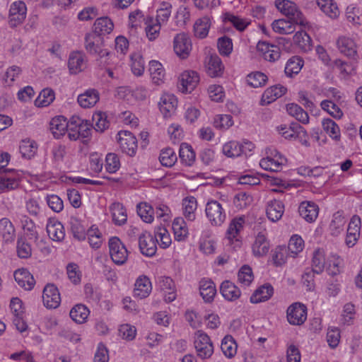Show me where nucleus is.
Returning a JSON list of instances; mask_svg holds the SVG:
<instances>
[{
  "instance_id": "f257e3e1",
  "label": "nucleus",
  "mask_w": 362,
  "mask_h": 362,
  "mask_svg": "<svg viewBox=\"0 0 362 362\" xmlns=\"http://www.w3.org/2000/svg\"><path fill=\"white\" fill-rule=\"evenodd\" d=\"M342 259L336 254L326 255L323 250L318 249L314 252L312 263V270L317 274L326 269L330 276L340 273Z\"/></svg>"
},
{
  "instance_id": "f03ea898",
  "label": "nucleus",
  "mask_w": 362,
  "mask_h": 362,
  "mask_svg": "<svg viewBox=\"0 0 362 362\" xmlns=\"http://www.w3.org/2000/svg\"><path fill=\"white\" fill-rule=\"evenodd\" d=\"M85 48L91 55H95L107 66L115 64V54L104 48L99 39L93 34L88 33L85 37Z\"/></svg>"
},
{
  "instance_id": "7ed1b4c3",
  "label": "nucleus",
  "mask_w": 362,
  "mask_h": 362,
  "mask_svg": "<svg viewBox=\"0 0 362 362\" xmlns=\"http://www.w3.org/2000/svg\"><path fill=\"white\" fill-rule=\"evenodd\" d=\"M255 145L248 140H230L222 146V153L228 158H238L241 156H251L255 151Z\"/></svg>"
},
{
  "instance_id": "20e7f679",
  "label": "nucleus",
  "mask_w": 362,
  "mask_h": 362,
  "mask_svg": "<svg viewBox=\"0 0 362 362\" xmlns=\"http://www.w3.org/2000/svg\"><path fill=\"white\" fill-rule=\"evenodd\" d=\"M276 132L286 140L298 141L302 145L309 146V137L306 130L297 123L288 125L281 124L275 127Z\"/></svg>"
},
{
  "instance_id": "39448f33",
  "label": "nucleus",
  "mask_w": 362,
  "mask_h": 362,
  "mask_svg": "<svg viewBox=\"0 0 362 362\" xmlns=\"http://www.w3.org/2000/svg\"><path fill=\"white\" fill-rule=\"evenodd\" d=\"M265 155L259 161V166L263 170L278 172L287 164L286 157L274 148H267Z\"/></svg>"
},
{
  "instance_id": "423d86ee",
  "label": "nucleus",
  "mask_w": 362,
  "mask_h": 362,
  "mask_svg": "<svg viewBox=\"0 0 362 362\" xmlns=\"http://www.w3.org/2000/svg\"><path fill=\"white\" fill-rule=\"evenodd\" d=\"M245 218L236 217L232 219L226 233L227 244L234 250H237L242 246V236L240 233L245 226Z\"/></svg>"
},
{
  "instance_id": "0eeeda50",
  "label": "nucleus",
  "mask_w": 362,
  "mask_h": 362,
  "mask_svg": "<svg viewBox=\"0 0 362 362\" xmlns=\"http://www.w3.org/2000/svg\"><path fill=\"white\" fill-rule=\"evenodd\" d=\"M275 6L281 13L298 25L304 27L308 25L303 13L294 2L289 0H276Z\"/></svg>"
},
{
  "instance_id": "6e6552de",
  "label": "nucleus",
  "mask_w": 362,
  "mask_h": 362,
  "mask_svg": "<svg viewBox=\"0 0 362 362\" xmlns=\"http://www.w3.org/2000/svg\"><path fill=\"white\" fill-rule=\"evenodd\" d=\"M194 348L197 355L202 360L208 359L214 354V347L209 336L202 330L194 334Z\"/></svg>"
},
{
  "instance_id": "1a4fd4ad",
  "label": "nucleus",
  "mask_w": 362,
  "mask_h": 362,
  "mask_svg": "<svg viewBox=\"0 0 362 362\" xmlns=\"http://www.w3.org/2000/svg\"><path fill=\"white\" fill-rule=\"evenodd\" d=\"M175 54L180 59H187L191 54L193 45L189 35L184 32L176 34L173 40Z\"/></svg>"
},
{
  "instance_id": "9d476101",
  "label": "nucleus",
  "mask_w": 362,
  "mask_h": 362,
  "mask_svg": "<svg viewBox=\"0 0 362 362\" xmlns=\"http://www.w3.org/2000/svg\"><path fill=\"white\" fill-rule=\"evenodd\" d=\"M200 82L199 74L192 69L182 71L177 78V88L184 94L191 93Z\"/></svg>"
},
{
  "instance_id": "9b49d317",
  "label": "nucleus",
  "mask_w": 362,
  "mask_h": 362,
  "mask_svg": "<svg viewBox=\"0 0 362 362\" xmlns=\"http://www.w3.org/2000/svg\"><path fill=\"white\" fill-rule=\"evenodd\" d=\"M252 255L257 258L265 257L270 250V241L266 229L254 233L251 243Z\"/></svg>"
},
{
  "instance_id": "f8f14e48",
  "label": "nucleus",
  "mask_w": 362,
  "mask_h": 362,
  "mask_svg": "<svg viewBox=\"0 0 362 362\" xmlns=\"http://www.w3.org/2000/svg\"><path fill=\"white\" fill-rule=\"evenodd\" d=\"M117 95L119 98L134 104L135 102L145 100L148 97V90L144 86H137L133 90L127 87H119L117 90Z\"/></svg>"
},
{
  "instance_id": "ddd939ff",
  "label": "nucleus",
  "mask_w": 362,
  "mask_h": 362,
  "mask_svg": "<svg viewBox=\"0 0 362 362\" xmlns=\"http://www.w3.org/2000/svg\"><path fill=\"white\" fill-rule=\"evenodd\" d=\"M206 216L211 225L215 226H221L226 220V214L222 204L215 200H210L206 203Z\"/></svg>"
},
{
  "instance_id": "4468645a",
  "label": "nucleus",
  "mask_w": 362,
  "mask_h": 362,
  "mask_svg": "<svg viewBox=\"0 0 362 362\" xmlns=\"http://www.w3.org/2000/svg\"><path fill=\"white\" fill-rule=\"evenodd\" d=\"M109 252L112 260L117 265L124 264L128 259L126 246L117 237H112L109 240Z\"/></svg>"
},
{
  "instance_id": "2eb2a0df",
  "label": "nucleus",
  "mask_w": 362,
  "mask_h": 362,
  "mask_svg": "<svg viewBox=\"0 0 362 362\" xmlns=\"http://www.w3.org/2000/svg\"><path fill=\"white\" fill-rule=\"evenodd\" d=\"M117 143L122 151L129 156L136 155L137 151V139L129 131L121 130L117 134Z\"/></svg>"
},
{
  "instance_id": "dca6fc26",
  "label": "nucleus",
  "mask_w": 362,
  "mask_h": 362,
  "mask_svg": "<svg viewBox=\"0 0 362 362\" xmlns=\"http://www.w3.org/2000/svg\"><path fill=\"white\" fill-rule=\"evenodd\" d=\"M307 307L301 303H293L286 310V318L290 325H301L307 320Z\"/></svg>"
},
{
  "instance_id": "f3484780",
  "label": "nucleus",
  "mask_w": 362,
  "mask_h": 362,
  "mask_svg": "<svg viewBox=\"0 0 362 362\" xmlns=\"http://www.w3.org/2000/svg\"><path fill=\"white\" fill-rule=\"evenodd\" d=\"M42 303L47 309H55L61 303V296L58 288L52 284H47L42 292Z\"/></svg>"
},
{
  "instance_id": "a211bd4d",
  "label": "nucleus",
  "mask_w": 362,
  "mask_h": 362,
  "mask_svg": "<svg viewBox=\"0 0 362 362\" xmlns=\"http://www.w3.org/2000/svg\"><path fill=\"white\" fill-rule=\"evenodd\" d=\"M177 103V98L174 94L170 93L161 94L158 105L164 117H169L175 112Z\"/></svg>"
},
{
  "instance_id": "6ab92c4d",
  "label": "nucleus",
  "mask_w": 362,
  "mask_h": 362,
  "mask_svg": "<svg viewBox=\"0 0 362 362\" xmlns=\"http://www.w3.org/2000/svg\"><path fill=\"white\" fill-rule=\"evenodd\" d=\"M27 14V7L22 1L13 2L9 8V23L11 27H16L21 24Z\"/></svg>"
},
{
  "instance_id": "aec40b11",
  "label": "nucleus",
  "mask_w": 362,
  "mask_h": 362,
  "mask_svg": "<svg viewBox=\"0 0 362 362\" xmlns=\"http://www.w3.org/2000/svg\"><path fill=\"white\" fill-rule=\"evenodd\" d=\"M361 221L358 216L351 217L347 227L345 243L349 247H354L361 235Z\"/></svg>"
},
{
  "instance_id": "412c9836",
  "label": "nucleus",
  "mask_w": 362,
  "mask_h": 362,
  "mask_svg": "<svg viewBox=\"0 0 362 362\" xmlns=\"http://www.w3.org/2000/svg\"><path fill=\"white\" fill-rule=\"evenodd\" d=\"M148 71L152 83L157 86L163 85L166 80V73L163 65L158 60L148 62Z\"/></svg>"
},
{
  "instance_id": "4be33fe9",
  "label": "nucleus",
  "mask_w": 362,
  "mask_h": 362,
  "mask_svg": "<svg viewBox=\"0 0 362 362\" xmlns=\"http://www.w3.org/2000/svg\"><path fill=\"white\" fill-rule=\"evenodd\" d=\"M204 68L207 75L211 78L221 76L224 70L221 59L216 54L206 57L204 59Z\"/></svg>"
},
{
  "instance_id": "5701e85b",
  "label": "nucleus",
  "mask_w": 362,
  "mask_h": 362,
  "mask_svg": "<svg viewBox=\"0 0 362 362\" xmlns=\"http://www.w3.org/2000/svg\"><path fill=\"white\" fill-rule=\"evenodd\" d=\"M22 177L23 173L16 170H10L0 175V189L3 191L16 189Z\"/></svg>"
},
{
  "instance_id": "b1692460",
  "label": "nucleus",
  "mask_w": 362,
  "mask_h": 362,
  "mask_svg": "<svg viewBox=\"0 0 362 362\" xmlns=\"http://www.w3.org/2000/svg\"><path fill=\"white\" fill-rule=\"evenodd\" d=\"M139 247L141 252L146 257H153L156 253L157 245L150 232L144 231L139 235Z\"/></svg>"
},
{
  "instance_id": "393cba45",
  "label": "nucleus",
  "mask_w": 362,
  "mask_h": 362,
  "mask_svg": "<svg viewBox=\"0 0 362 362\" xmlns=\"http://www.w3.org/2000/svg\"><path fill=\"white\" fill-rule=\"evenodd\" d=\"M67 66L70 74L76 75L82 72L86 67V59L81 52H72L68 59Z\"/></svg>"
},
{
  "instance_id": "a878e982",
  "label": "nucleus",
  "mask_w": 362,
  "mask_h": 362,
  "mask_svg": "<svg viewBox=\"0 0 362 362\" xmlns=\"http://www.w3.org/2000/svg\"><path fill=\"white\" fill-rule=\"evenodd\" d=\"M216 242L211 231H203L199 240V250L204 255H213L216 250Z\"/></svg>"
},
{
  "instance_id": "bb28decb",
  "label": "nucleus",
  "mask_w": 362,
  "mask_h": 362,
  "mask_svg": "<svg viewBox=\"0 0 362 362\" xmlns=\"http://www.w3.org/2000/svg\"><path fill=\"white\" fill-rule=\"evenodd\" d=\"M213 22V18L209 16L197 18L193 25L194 36L200 40L205 39L209 35Z\"/></svg>"
},
{
  "instance_id": "cd10ccee",
  "label": "nucleus",
  "mask_w": 362,
  "mask_h": 362,
  "mask_svg": "<svg viewBox=\"0 0 362 362\" xmlns=\"http://www.w3.org/2000/svg\"><path fill=\"white\" fill-rule=\"evenodd\" d=\"M16 221L21 227L24 235H26L28 239L35 241L38 239L37 227L30 218L25 214H18L16 216Z\"/></svg>"
},
{
  "instance_id": "c85d7f7f",
  "label": "nucleus",
  "mask_w": 362,
  "mask_h": 362,
  "mask_svg": "<svg viewBox=\"0 0 362 362\" xmlns=\"http://www.w3.org/2000/svg\"><path fill=\"white\" fill-rule=\"evenodd\" d=\"M152 291V284L150 279L145 276H139L134 283L133 294L134 296L139 299L147 298Z\"/></svg>"
},
{
  "instance_id": "c756f323",
  "label": "nucleus",
  "mask_w": 362,
  "mask_h": 362,
  "mask_svg": "<svg viewBox=\"0 0 362 362\" xmlns=\"http://www.w3.org/2000/svg\"><path fill=\"white\" fill-rule=\"evenodd\" d=\"M257 52L269 62H275L280 58V49L278 46L266 41H259L257 45Z\"/></svg>"
},
{
  "instance_id": "7c9ffc66",
  "label": "nucleus",
  "mask_w": 362,
  "mask_h": 362,
  "mask_svg": "<svg viewBox=\"0 0 362 362\" xmlns=\"http://www.w3.org/2000/svg\"><path fill=\"white\" fill-rule=\"evenodd\" d=\"M300 216L307 222L313 223L319 214V206L312 201L302 202L298 207Z\"/></svg>"
},
{
  "instance_id": "2f4dec72",
  "label": "nucleus",
  "mask_w": 362,
  "mask_h": 362,
  "mask_svg": "<svg viewBox=\"0 0 362 362\" xmlns=\"http://www.w3.org/2000/svg\"><path fill=\"white\" fill-rule=\"evenodd\" d=\"M199 291L205 303H210L214 301L216 295V288L211 279L202 278L199 282Z\"/></svg>"
},
{
  "instance_id": "473e14b6",
  "label": "nucleus",
  "mask_w": 362,
  "mask_h": 362,
  "mask_svg": "<svg viewBox=\"0 0 362 362\" xmlns=\"http://www.w3.org/2000/svg\"><path fill=\"white\" fill-rule=\"evenodd\" d=\"M46 230L49 237L53 241L61 242L65 238V229L64 226L54 218L48 219Z\"/></svg>"
},
{
  "instance_id": "72a5a7b5",
  "label": "nucleus",
  "mask_w": 362,
  "mask_h": 362,
  "mask_svg": "<svg viewBox=\"0 0 362 362\" xmlns=\"http://www.w3.org/2000/svg\"><path fill=\"white\" fill-rule=\"evenodd\" d=\"M16 282L19 286L26 291H30L33 288L35 281L30 272L25 268L16 269L13 274Z\"/></svg>"
},
{
  "instance_id": "f704fd0d",
  "label": "nucleus",
  "mask_w": 362,
  "mask_h": 362,
  "mask_svg": "<svg viewBox=\"0 0 362 362\" xmlns=\"http://www.w3.org/2000/svg\"><path fill=\"white\" fill-rule=\"evenodd\" d=\"M69 127V121L62 116L58 115L53 117L49 122V129L51 133L55 139H60L67 132Z\"/></svg>"
},
{
  "instance_id": "c9c22d12",
  "label": "nucleus",
  "mask_w": 362,
  "mask_h": 362,
  "mask_svg": "<svg viewBox=\"0 0 362 362\" xmlns=\"http://www.w3.org/2000/svg\"><path fill=\"white\" fill-rule=\"evenodd\" d=\"M287 92V88L283 85L277 84L267 88L262 94L261 104L269 105Z\"/></svg>"
},
{
  "instance_id": "e433bc0d",
  "label": "nucleus",
  "mask_w": 362,
  "mask_h": 362,
  "mask_svg": "<svg viewBox=\"0 0 362 362\" xmlns=\"http://www.w3.org/2000/svg\"><path fill=\"white\" fill-rule=\"evenodd\" d=\"M158 286L163 292L164 299L170 303L176 299L177 293L173 280L168 276H162L158 280Z\"/></svg>"
},
{
  "instance_id": "4c0bfd02",
  "label": "nucleus",
  "mask_w": 362,
  "mask_h": 362,
  "mask_svg": "<svg viewBox=\"0 0 362 362\" xmlns=\"http://www.w3.org/2000/svg\"><path fill=\"white\" fill-rule=\"evenodd\" d=\"M339 52L349 57H355L357 54V45L354 40L347 37H339L337 42Z\"/></svg>"
},
{
  "instance_id": "58836bf2",
  "label": "nucleus",
  "mask_w": 362,
  "mask_h": 362,
  "mask_svg": "<svg viewBox=\"0 0 362 362\" xmlns=\"http://www.w3.org/2000/svg\"><path fill=\"white\" fill-rule=\"evenodd\" d=\"M220 293L227 301H235L241 296L240 288L233 282L228 280L223 281L220 286Z\"/></svg>"
},
{
  "instance_id": "ea45409f",
  "label": "nucleus",
  "mask_w": 362,
  "mask_h": 362,
  "mask_svg": "<svg viewBox=\"0 0 362 362\" xmlns=\"http://www.w3.org/2000/svg\"><path fill=\"white\" fill-rule=\"evenodd\" d=\"M99 93L95 89H88L77 97V103L84 109L94 107L99 101Z\"/></svg>"
},
{
  "instance_id": "a19ab883",
  "label": "nucleus",
  "mask_w": 362,
  "mask_h": 362,
  "mask_svg": "<svg viewBox=\"0 0 362 362\" xmlns=\"http://www.w3.org/2000/svg\"><path fill=\"white\" fill-rule=\"evenodd\" d=\"M129 66L134 76H142L145 71V61L140 52H133L129 55Z\"/></svg>"
},
{
  "instance_id": "79ce46f5",
  "label": "nucleus",
  "mask_w": 362,
  "mask_h": 362,
  "mask_svg": "<svg viewBox=\"0 0 362 362\" xmlns=\"http://www.w3.org/2000/svg\"><path fill=\"white\" fill-rule=\"evenodd\" d=\"M222 17L225 23L231 24L239 32H243L251 24L250 18H243L229 12L223 14Z\"/></svg>"
},
{
  "instance_id": "37998d69",
  "label": "nucleus",
  "mask_w": 362,
  "mask_h": 362,
  "mask_svg": "<svg viewBox=\"0 0 362 362\" xmlns=\"http://www.w3.org/2000/svg\"><path fill=\"white\" fill-rule=\"evenodd\" d=\"M112 222L117 226L124 225L127 221V213L124 205L114 202L109 206Z\"/></svg>"
},
{
  "instance_id": "c03bdc74",
  "label": "nucleus",
  "mask_w": 362,
  "mask_h": 362,
  "mask_svg": "<svg viewBox=\"0 0 362 362\" xmlns=\"http://www.w3.org/2000/svg\"><path fill=\"white\" fill-rule=\"evenodd\" d=\"M174 238L176 241L184 242L189 236V230L185 220L181 217L175 218L172 224Z\"/></svg>"
},
{
  "instance_id": "a18cd8bd",
  "label": "nucleus",
  "mask_w": 362,
  "mask_h": 362,
  "mask_svg": "<svg viewBox=\"0 0 362 362\" xmlns=\"http://www.w3.org/2000/svg\"><path fill=\"white\" fill-rule=\"evenodd\" d=\"M296 22L291 19L280 18L273 21L272 28L273 30L281 35H288L296 30Z\"/></svg>"
},
{
  "instance_id": "49530a36",
  "label": "nucleus",
  "mask_w": 362,
  "mask_h": 362,
  "mask_svg": "<svg viewBox=\"0 0 362 362\" xmlns=\"http://www.w3.org/2000/svg\"><path fill=\"white\" fill-rule=\"evenodd\" d=\"M129 42L127 38L123 35H118L115 39V64H113L117 69L119 66V61L123 58L129 50Z\"/></svg>"
},
{
  "instance_id": "de8ad7c7",
  "label": "nucleus",
  "mask_w": 362,
  "mask_h": 362,
  "mask_svg": "<svg viewBox=\"0 0 362 362\" xmlns=\"http://www.w3.org/2000/svg\"><path fill=\"white\" fill-rule=\"evenodd\" d=\"M145 33L147 39L150 41L156 40L160 33L163 25L154 20L153 16H148L144 19Z\"/></svg>"
},
{
  "instance_id": "09e8293b",
  "label": "nucleus",
  "mask_w": 362,
  "mask_h": 362,
  "mask_svg": "<svg viewBox=\"0 0 362 362\" xmlns=\"http://www.w3.org/2000/svg\"><path fill=\"white\" fill-rule=\"evenodd\" d=\"M266 212L268 218L272 222H276L282 217L284 206L279 200H272L268 202Z\"/></svg>"
},
{
  "instance_id": "8fccbe9b",
  "label": "nucleus",
  "mask_w": 362,
  "mask_h": 362,
  "mask_svg": "<svg viewBox=\"0 0 362 362\" xmlns=\"http://www.w3.org/2000/svg\"><path fill=\"white\" fill-rule=\"evenodd\" d=\"M274 293V288L270 284H264L258 288L250 296L251 303L256 304L269 300Z\"/></svg>"
},
{
  "instance_id": "3c124183",
  "label": "nucleus",
  "mask_w": 362,
  "mask_h": 362,
  "mask_svg": "<svg viewBox=\"0 0 362 362\" xmlns=\"http://www.w3.org/2000/svg\"><path fill=\"white\" fill-rule=\"evenodd\" d=\"M0 236L5 243H12L15 240L16 230L8 218L0 219Z\"/></svg>"
},
{
  "instance_id": "603ef678",
  "label": "nucleus",
  "mask_w": 362,
  "mask_h": 362,
  "mask_svg": "<svg viewBox=\"0 0 362 362\" xmlns=\"http://www.w3.org/2000/svg\"><path fill=\"white\" fill-rule=\"evenodd\" d=\"M172 4L166 1H162L158 3L156 8V15L154 20L163 25L167 24L172 13Z\"/></svg>"
},
{
  "instance_id": "864d4df0",
  "label": "nucleus",
  "mask_w": 362,
  "mask_h": 362,
  "mask_svg": "<svg viewBox=\"0 0 362 362\" xmlns=\"http://www.w3.org/2000/svg\"><path fill=\"white\" fill-rule=\"evenodd\" d=\"M153 238L156 245L158 244L162 249H167L172 244L170 234L163 226H158L155 228Z\"/></svg>"
},
{
  "instance_id": "5fc2aeb1",
  "label": "nucleus",
  "mask_w": 362,
  "mask_h": 362,
  "mask_svg": "<svg viewBox=\"0 0 362 362\" xmlns=\"http://www.w3.org/2000/svg\"><path fill=\"white\" fill-rule=\"evenodd\" d=\"M38 145L33 139H23L19 144V152L22 157L27 159L33 158L37 151Z\"/></svg>"
},
{
  "instance_id": "6e6d98bb",
  "label": "nucleus",
  "mask_w": 362,
  "mask_h": 362,
  "mask_svg": "<svg viewBox=\"0 0 362 362\" xmlns=\"http://www.w3.org/2000/svg\"><path fill=\"white\" fill-rule=\"evenodd\" d=\"M22 74V69L20 66L12 65L8 66L2 77V81L6 86L11 87L19 80Z\"/></svg>"
},
{
  "instance_id": "4d7b16f0",
  "label": "nucleus",
  "mask_w": 362,
  "mask_h": 362,
  "mask_svg": "<svg viewBox=\"0 0 362 362\" xmlns=\"http://www.w3.org/2000/svg\"><path fill=\"white\" fill-rule=\"evenodd\" d=\"M182 211L185 217L189 221H193L196 218L197 202L192 196L187 197L182 199Z\"/></svg>"
},
{
  "instance_id": "13d9d810",
  "label": "nucleus",
  "mask_w": 362,
  "mask_h": 362,
  "mask_svg": "<svg viewBox=\"0 0 362 362\" xmlns=\"http://www.w3.org/2000/svg\"><path fill=\"white\" fill-rule=\"evenodd\" d=\"M114 29V23L108 17H100L96 19L93 25L95 33L100 35H105L112 33Z\"/></svg>"
},
{
  "instance_id": "bf43d9fd",
  "label": "nucleus",
  "mask_w": 362,
  "mask_h": 362,
  "mask_svg": "<svg viewBox=\"0 0 362 362\" xmlns=\"http://www.w3.org/2000/svg\"><path fill=\"white\" fill-rule=\"evenodd\" d=\"M221 349L226 358H232L237 354L238 344L232 336L226 335L221 341Z\"/></svg>"
},
{
  "instance_id": "052dcab7",
  "label": "nucleus",
  "mask_w": 362,
  "mask_h": 362,
  "mask_svg": "<svg viewBox=\"0 0 362 362\" xmlns=\"http://www.w3.org/2000/svg\"><path fill=\"white\" fill-rule=\"evenodd\" d=\"M93 126L96 132H103L110 127V122L105 112L97 111L93 115Z\"/></svg>"
},
{
  "instance_id": "680f3d73",
  "label": "nucleus",
  "mask_w": 362,
  "mask_h": 362,
  "mask_svg": "<svg viewBox=\"0 0 362 362\" xmlns=\"http://www.w3.org/2000/svg\"><path fill=\"white\" fill-rule=\"evenodd\" d=\"M288 251L286 245H278L272 250L271 261L276 267L284 264L288 258Z\"/></svg>"
},
{
  "instance_id": "e2e57ef3",
  "label": "nucleus",
  "mask_w": 362,
  "mask_h": 362,
  "mask_svg": "<svg viewBox=\"0 0 362 362\" xmlns=\"http://www.w3.org/2000/svg\"><path fill=\"white\" fill-rule=\"evenodd\" d=\"M320 10L328 17L337 18L339 16V9L334 0H317Z\"/></svg>"
},
{
  "instance_id": "0e129e2a",
  "label": "nucleus",
  "mask_w": 362,
  "mask_h": 362,
  "mask_svg": "<svg viewBox=\"0 0 362 362\" xmlns=\"http://www.w3.org/2000/svg\"><path fill=\"white\" fill-rule=\"evenodd\" d=\"M179 156L182 163L187 166H191L195 161L196 154L192 147L187 143L180 145Z\"/></svg>"
},
{
  "instance_id": "69168bd1",
  "label": "nucleus",
  "mask_w": 362,
  "mask_h": 362,
  "mask_svg": "<svg viewBox=\"0 0 362 362\" xmlns=\"http://www.w3.org/2000/svg\"><path fill=\"white\" fill-rule=\"evenodd\" d=\"M324 131L334 141H338L341 139V131L339 125L329 118L322 121Z\"/></svg>"
},
{
  "instance_id": "338daca9",
  "label": "nucleus",
  "mask_w": 362,
  "mask_h": 362,
  "mask_svg": "<svg viewBox=\"0 0 362 362\" xmlns=\"http://www.w3.org/2000/svg\"><path fill=\"white\" fill-rule=\"evenodd\" d=\"M304 65L303 60L297 56L291 57L286 62L285 66V74L288 77H293L297 75L302 69Z\"/></svg>"
},
{
  "instance_id": "774afa93",
  "label": "nucleus",
  "mask_w": 362,
  "mask_h": 362,
  "mask_svg": "<svg viewBox=\"0 0 362 362\" xmlns=\"http://www.w3.org/2000/svg\"><path fill=\"white\" fill-rule=\"evenodd\" d=\"M346 18L349 23L355 27L362 25V13L360 8L355 4H350L346 9Z\"/></svg>"
}]
</instances>
